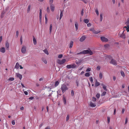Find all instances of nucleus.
<instances>
[{"label":"nucleus","mask_w":129,"mask_h":129,"mask_svg":"<svg viewBox=\"0 0 129 129\" xmlns=\"http://www.w3.org/2000/svg\"><path fill=\"white\" fill-rule=\"evenodd\" d=\"M78 23L76 22H75V29H76V31H77L78 29Z\"/></svg>","instance_id":"nucleus-13"},{"label":"nucleus","mask_w":129,"mask_h":129,"mask_svg":"<svg viewBox=\"0 0 129 129\" xmlns=\"http://www.w3.org/2000/svg\"><path fill=\"white\" fill-rule=\"evenodd\" d=\"M106 92L105 91H104L103 92V93L101 94V96H104V95H105L106 93Z\"/></svg>","instance_id":"nucleus-38"},{"label":"nucleus","mask_w":129,"mask_h":129,"mask_svg":"<svg viewBox=\"0 0 129 129\" xmlns=\"http://www.w3.org/2000/svg\"><path fill=\"white\" fill-rule=\"evenodd\" d=\"M103 89L106 91H107V89L106 88V86L105 85L104 86H103Z\"/></svg>","instance_id":"nucleus-37"},{"label":"nucleus","mask_w":129,"mask_h":129,"mask_svg":"<svg viewBox=\"0 0 129 129\" xmlns=\"http://www.w3.org/2000/svg\"><path fill=\"white\" fill-rule=\"evenodd\" d=\"M85 75L86 77H89L90 76V74L89 72L87 73H86Z\"/></svg>","instance_id":"nucleus-31"},{"label":"nucleus","mask_w":129,"mask_h":129,"mask_svg":"<svg viewBox=\"0 0 129 129\" xmlns=\"http://www.w3.org/2000/svg\"><path fill=\"white\" fill-rule=\"evenodd\" d=\"M62 56L63 55L62 54H59L58 55V58H61L62 57Z\"/></svg>","instance_id":"nucleus-51"},{"label":"nucleus","mask_w":129,"mask_h":129,"mask_svg":"<svg viewBox=\"0 0 129 129\" xmlns=\"http://www.w3.org/2000/svg\"><path fill=\"white\" fill-rule=\"evenodd\" d=\"M69 115H67L66 118V121H67L69 119Z\"/></svg>","instance_id":"nucleus-39"},{"label":"nucleus","mask_w":129,"mask_h":129,"mask_svg":"<svg viewBox=\"0 0 129 129\" xmlns=\"http://www.w3.org/2000/svg\"><path fill=\"white\" fill-rule=\"evenodd\" d=\"M124 109L123 108L122 109V113H123L124 112Z\"/></svg>","instance_id":"nucleus-62"},{"label":"nucleus","mask_w":129,"mask_h":129,"mask_svg":"<svg viewBox=\"0 0 129 129\" xmlns=\"http://www.w3.org/2000/svg\"><path fill=\"white\" fill-rule=\"evenodd\" d=\"M90 106L92 107H95L96 106V105L94 103H93L92 102H90Z\"/></svg>","instance_id":"nucleus-12"},{"label":"nucleus","mask_w":129,"mask_h":129,"mask_svg":"<svg viewBox=\"0 0 129 129\" xmlns=\"http://www.w3.org/2000/svg\"><path fill=\"white\" fill-rule=\"evenodd\" d=\"M19 33L18 31H17L16 32V37H17Z\"/></svg>","instance_id":"nucleus-52"},{"label":"nucleus","mask_w":129,"mask_h":129,"mask_svg":"<svg viewBox=\"0 0 129 129\" xmlns=\"http://www.w3.org/2000/svg\"><path fill=\"white\" fill-rule=\"evenodd\" d=\"M19 67L20 65L19 63L18 62H17L15 67V68L16 69H18L19 68Z\"/></svg>","instance_id":"nucleus-14"},{"label":"nucleus","mask_w":129,"mask_h":129,"mask_svg":"<svg viewBox=\"0 0 129 129\" xmlns=\"http://www.w3.org/2000/svg\"><path fill=\"white\" fill-rule=\"evenodd\" d=\"M5 13V12H3L1 14V18H2L4 16V15Z\"/></svg>","instance_id":"nucleus-49"},{"label":"nucleus","mask_w":129,"mask_h":129,"mask_svg":"<svg viewBox=\"0 0 129 129\" xmlns=\"http://www.w3.org/2000/svg\"><path fill=\"white\" fill-rule=\"evenodd\" d=\"M76 84H77V86H79V81L78 80H76Z\"/></svg>","instance_id":"nucleus-56"},{"label":"nucleus","mask_w":129,"mask_h":129,"mask_svg":"<svg viewBox=\"0 0 129 129\" xmlns=\"http://www.w3.org/2000/svg\"><path fill=\"white\" fill-rule=\"evenodd\" d=\"M125 24L126 25H128L129 26V18L127 19V21L125 22Z\"/></svg>","instance_id":"nucleus-30"},{"label":"nucleus","mask_w":129,"mask_h":129,"mask_svg":"<svg viewBox=\"0 0 129 129\" xmlns=\"http://www.w3.org/2000/svg\"><path fill=\"white\" fill-rule=\"evenodd\" d=\"M107 121L108 123H109L110 121V117H107Z\"/></svg>","instance_id":"nucleus-45"},{"label":"nucleus","mask_w":129,"mask_h":129,"mask_svg":"<svg viewBox=\"0 0 129 129\" xmlns=\"http://www.w3.org/2000/svg\"><path fill=\"white\" fill-rule=\"evenodd\" d=\"M103 14L102 13L101 14H100V21L101 22L103 20Z\"/></svg>","instance_id":"nucleus-24"},{"label":"nucleus","mask_w":129,"mask_h":129,"mask_svg":"<svg viewBox=\"0 0 129 129\" xmlns=\"http://www.w3.org/2000/svg\"><path fill=\"white\" fill-rule=\"evenodd\" d=\"M110 63L114 65H117V63L116 60L114 59H111Z\"/></svg>","instance_id":"nucleus-6"},{"label":"nucleus","mask_w":129,"mask_h":129,"mask_svg":"<svg viewBox=\"0 0 129 129\" xmlns=\"http://www.w3.org/2000/svg\"><path fill=\"white\" fill-rule=\"evenodd\" d=\"M39 20L40 22L41 23V20H42V15H39Z\"/></svg>","instance_id":"nucleus-34"},{"label":"nucleus","mask_w":129,"mask_h":129,"mask_svg":"<svg viewBox=\"0 0 129 129\" xmlns=\"http://www.w3.org/2000/svg\"><path fill=\"white\" fill-rule=\"evenodd\" d=\"M62 93H64L68 89V88L66 85L63 84L61 85V87L60 88Z\"/></svg>","instance_id":"nucleus-2"},{"label":"nucleus","mask_w":129,"mask_h":129,"mask_svg":"<svg viewBox=\"0 0 129 129\" xmlns=\"http://www.w3.org/2000/svg\"><path fill=\"white\" fill-rule=\"evenodd\" d=\"M53 0H49V3L50 5H53L52 4L53 2Z\"/></svg>","instance_id":"nucleus-33"},{"label":"nucleus","mask_w":129,"mask_h":129,"mask_svg":"<svg viewBox=\"0 0 129 129\" xmlns=\"http://www.w3.org/2000/svg\"><path fill=\"white\" fill-rule=\"evenodd\" d=\"M66 59H63L61 60L58 59L57 60V62L58 64L61 65L64 63L66 62Z\"/></svg>","instance_id":"nucleus-4"},{"label":"nucleus","mask_w":129,"mask_h":129,"mask_svg":"<svg viewBox=\"0 0 129 129\" xmlns=\"http://www.w3.org/2000/svg\"><path fill=\"white\" fill-rule=\"evenodd\" d=\"M124 31H123V33L120 36L123 39H125V36L124 34H123Z\"/></svg>","instance_id":"nucleus-20"},{"label":"nucleus","mask_w":129,"mask_h":129,"mask_svg":"<svg viewBox=\"0 0 129 129\" xmlns=\"http://www.w3.org/2000/svg\"><path fill=\"white\" fill-rule=\"evenodd\" d=\"M30 7L31 6L30 5H29L28 6L27 10V12L28 13L29 12L30 10Z\"/></svg>","instance_id":"nucleus-27"},{"label":"nucleus","mask_w":129,"mask_h":129,"mask_svg":"<svg viewBox=\"0 0 129 129\" xmlns=\"http://www.w3.org/2000/svg\"><path fill=\"white\" fill-rule=\"evenodd\" d=\"M47 11L48 13H49L50 12V9L49 7H48L47 9Z\"/></svg>","instance_id":"nucleus-43"},{"label":"nucleus","mask_w":129,"mask_h":129,"mask_svg":"<svg viewBox=\"0 0 129 129\" xmlns=\"http://www.w3.org/2000/svg\"><path fill=\"white\" fill-rule=\"evenodd\" d=\"M43 51L46 54H47V55L49 54V53L48 52V51L47 50V49H45V50H43Z\"/></svg>","instance_id":"nucleus-23"},{"label":"nucleus","mask_w":129,"mask_h":129,"mask_svg":"<svg viewBox=\"0 0 129 129\" xmlns=\"http://www.w3.org/2000/svg\"><path fill=\"white\" fill-rule=\"evenodd\" d=\"M73 42L72 41H71L70 42V46H69V48H71L72 47L73 45Z\"/></svg>","instance_id":"nucleus-18"},{"label":"nucleus","mask_w":129,"mask_h":129,"mask_svg":"<svg viewBox=\"0 0 129 129\" xmlns=\"http://www.w3.org/2000/svg\"><path fill=\"white\" fill-rule=\"evenodd\" d=\"M101 67L99 66H98L96 68V70H100V69Z\"/></svg>","instance_id":"nucleus-42"},{"label":"nucleus","mask_w":129,"mask_h":129,"mask_svg":"<svg viewBox=\"0 0 129 129\" xmlns=\"http://www.w3.org/2000/svg\"><path fill=\"white\" fill-rule=\"evenodd\" d=\"M50 9L52 12H53L54 10L55 7L53 5H50Z\"/></svg>","instance_id":"nucleus-9"},{"label":"nucleus","mask_w":129,"mask_h":129,"mask_svg":"<svg viewBox=\"0 0 129 129\" xmlns=\"http://www.w3.org/2000/svg\"><path fill=\"white\" fill-rule=\"evenodd\" d=\"M101 39L103 42H108V40L107 38L104 37H101Z\"/></svg>","instance_id":"nucleus-5"},{"label":"nucleus","mask_w":129,"mask_h":129,"mask_svg":"<svg viewBox=\"0 0 129 129\" xmlns=\"http://www.w3.org/2000/svg\"><path fill=\"white\" fill-rule=\"evenodd\" d=\"M33 41L34 44L35 45L37 43V41L36 39L34 37H33Z\"/></svg>","instance_id":"nucleus-15"},{"label":"nucleus","mask_w":129,"mask_h":129,"mask_svg":"<svg viewBox=\"0 0 129 129\" xmlns=\"http://www.w3.org/2000/svg\"><path fill=\"white\" fill-rule=\"evenodd\" d=\"M96 99L94 97H93L92 98V101L93 102H95L96 100Z\"/></svg>","instance_id":"nucleus-41"},{"label":"nucleus","mask_w":129,"mask_h":129,"mask_svg":"<svg viewBox=\"0 0 129 129\" xmlns=\"http://www.w3.org/2000/svg\"><path fill=\"white\" fill-rule=\"evenodd\" d=\"M91 69L89 68H88L86 70V71L87 72H89L91 71Z\"/></svg>","instance_id":"nucleus-48"},{"label":"nucleus","mask_w":129,"mask_h":129,"mask_svg":"<svg viewBox=\"0 0 129 129\" xmlns=\"http://www.w3.org/2000/svg\"><path fill=\"white\" fill-rule=\"evenodd\" d=\"M60 20L63 16V11L62 10H60Z\"/></svg>","instance_id":"nucleus-19"},{"label":"nucleus","mask_w":129,"mask_h":129,"mask_svg":"<svg viewBox=\"0 0 129 129\" xmlns=\"http://www.w3.org/2000/svg\"><path fill=\"white\" fill-rule=\"evenodd\" d=\"M91 26V24L90 23H89L87 24V26L88 27H90Z\"/></svg>","instance_id":"nucleus-53"},{"label":"nucleus","mask_w":129,"mask_h":129,"mask_svg":"<svg viewBox=\"0 0 129 129\" xmlns=\"http://www.w3.org/2000/svg\"><path fill=\"white\" fill-rule=\"evenodd\" d=\"M84 22L86 23H87L89 22V20L88 19H84Z\"/></svg>","instance_id":"nucleus-26"},{"label":"nucleus","mask_w":129,"mask_h":129,"mask_svg":"<svg viewBox=\"0 0 129 129\" xmlns=\"http://www.w3.org/2000/svg\"><path fill=\"white\" fill-rule=\"evenodd\" d=\"M12 123L13 125H14L15 124V123L14 120H13L12 121Z\"/></svg>","instance_id":"nucleus-55"},{"label":"nucleus","mask_w":129,"mask_h":129,"mask_svg":"<svg viewBox=\"0 0 129 129\" xmlns=\"http://www.w3.org/2000/svg\"><path fill=\"white\" fill-rule=\"evenodd\" d=\"M116 112V109H114V113H113V114L114 115H115V114Z\"/></svg>","instance_id":"nucleus-63"},{"label":"nucleus","mask_w":129,"mask_h":129,"mask_svg":"<svg viewBox=\"0 0 129 129\" xmlns=\"http://www.w3.org/2000/svg\"><path fill=\"white\" fill-rule=\"evenodd\" d=\"M76 66V65L75 64H73L67 65L66 67L68 69L74 68H75Z\"/></svg>","instance_id":"nucleus-3"},{"label":"nucleus","mask_w":129,"mask_h":129,"mask_svg":"<svg viewBox=\"0 0 129 129\" xmlns=\"http://www.w3.org/2000/svg\"><path fill=\"white\" fill-rule=\"evenodd\" d=\"M86 37L85 36H82L80 39V41L82 42L83 41L86 39Z\"/></svg>","instance_id":"nucleus-11"},{"label":"nucleus","mask_w":129,"mask_h":129,"mask_svg":"<svg viewBox=\"0 0 129 129\" xmlns=\"http://www.w3.org/2000/svg\"><path fill=\"white\" fill-rule=\"evenodd\" d=\"M99 77L100 79L102 78V74L101 73H100L99 74Z\"/></svg>","instance_id":"nucleus-44"},{"label":"nucleus","mask_w":129,"mask_h":129,"mask_svg":"<svg viewBox=\"0 0 129 129\" xmlns=\"http://www.w3.org/2000/svg\"><path fill=\"white\" fill-rule=\"evenodd\" d=\"M45 129H50V127L49 126H47L46 127Z\"/></svg>","instance_id":"nucleus-64"},{"label":"nucleus","mask_w":129,"mask_h":129,"mask_svg":"<svg viewBox=\"0 0 129 129\" xmlns=\"http://www.w3.org/2000/svg\"><path fill=\"white\" fill-rule=\"evenodd\" d=\"M5 46L7 48V49H8L9 48V43L7 42H6L5 43Z\"/></svg>","instance_id":"nucleus-17"},{"label":"nucleus","mask_w":129,"mask_h":129,"mask_svg":"<svg viewBox=\"0 0 129 129\" xmlns=\"http://www.w3.org/2000/svg\"><path fill=\"white\" fill-rule=\"evenodd\" d=\"M16 75L17 77L19 78L20 80H21L22 78V75L19 74L18 73H16Z\"/></svg>","instance_id":"nucleus-8"},{"label":"nucleus","mask_w":129,"mask_h":129,"mask_svg":"<svg viewBox=\"0 0 129 129\" xmlns=\"http://www.w3.org/2000/svg\"><path fill=\"white\" fill-rule=\"evenodd\" d=\"M84 14V10L83 9H82V10L81 15L82 16H83Z\"/></svg>","instance_id":"nucleus-50"},{"label":"nucleus","mask_w":129,"mask_h":129,"mask_svg":"<svg viewBox=\"0 0 129 129\" xmlns=\"http://www.w3.org/2000/svg\"><path fill=\"white\" fill-rule=\"evenodd\" d=\"M121 76L123 77H124L125 76V74L124 72L122 71H121Z\"/></svg>","instance_id":"nucleus-28"},{"label":"nucleus","mask_w":129,"mask_h":129,"mask_svg":"<svg viewBox=\"0 0 129 129\" xmlns=\"http://www.w3.org/2000/svg\"><path fill=\"white\" fill-rule=\"evenodd\" d=\"M95 11V12H96V14L98 15H99V12H98V10L97 9H96Z\"/></svg>","instance_id":"nucleus-54"},{"label":"nucleus","mask_w":129,"mask_h":129,"mask_svg":"<svg viewBox=\"0 0 129 129\" xmlns=\"http://www.w3.org/2000/svg\"><path fill=\"white\" fill-rule=\"evenodd\" d=\"M100 84V83L99 82H98L96 80L95 83V87L98 86Z\"/></svg>","instance_id":"nucleus-21"},{"label":"nucleus","mask_w":129,"mask_h":129,"mask_svg":"<svg viewBox=\"0 0 129 129\" xmlns=\"http://www.w3.org/2000/svg\"><path fill=\"white\" fill-rule=\"evenodd\" d=\"M100 32V31L99 30H98V31H96L95 30H94L93 31V33L96 34H98Z\"/></svg>","instance_id":"nucleus-22"},{"label":"nucleus","mask_w":129,"mask_h":129,"mask_svg":"<svg viewBox=\"0 0 129 129\" xmlns=\"http://www.w3.org/2000/svg\"><path fill=\"white\" fill-rule=\"evenodd\" d=\"M26 51V47L25 46H23L22 47L21 50L22 53H25Z\"/></svg>","instance_id":"nucleus-7"},{"label":"nucleus","mask_w":129,"mask_h":129,"mask_svg":"<svg viewBox=\"0 0 129 129\" xmlns=\"http://www.w3.org/2000/svg\"><path fill=\"white\" fill-rule=\"evenodd\" d=\"M109 46L108 44H106L104 45V46L106 47V48H107V47Z\"/></svg>","instance_id":"nucleus-61"},{"label":"nucleus","mask_w":129,"mask_h":129,"mask_svg":"<svg viewBox=\"0 0 129 129\" xmlns=\"http://www.w3.org/2000/svg\"><path fill=\"white\" fill-rule=\"evenodd\" d=\"M71 95L72 96H73L74 95V91L73 90H72L71 92Z\"/></svg>","instance_id":"nucleus-35"},{"label":"nucleus","mask_w":129,"mask_h":129,"mask_svg":"<svg viewBox=\"0 0 129 129\" xmlns=\"http://www.w3.org/2000/svg\"><path fill=\"white\" fill-rule=\"evenodd\" d=\"M0 51L1 52L4 53L5 52V49L4 47H2L0 49Z\"/></svg>","instance_id":"nucleus-10"},{"label":"nucleus","mask_w":129,"mask_h":129,"mask_svg":"<svg viewBox=\"0 0 129 129\" xmlns=\"http://www.w3.org/2000/svg\"><path fill=\"white\" fill-rule=\"evenodd\" d=\"M45 23L46 24L47 23V19L46 17V15H45Z\"/></svg>","instance_id":"nucleus-46"},{"label":"nucleus","mask_w":129,"mask_h":129,"mask_svg":"<svg viewBox=\"0 0 129 129\" xmlns=\"http://www.w3.org/2000/svg\"><path fill=\"white\" fill-rule=\"evenodd\" d=\"M52 24H51L50 25V28H49V30H50V33H51V30H52Z\"/></svg>","instance_id":"nucleus-29"},{"label":"nucleus","mask_w":129,"mask_h":129,"mask_svg":"<svg viewBox=\"0 0 129 129\" xmlns=\"http://www.w3.org/2000/svg\"><path fill=\"white\" fill-rule=\"evenodd\" d=\"M100 96V95L99 93L97 94H96V97L98 99L99 98Z\"/></svg>","instance_id":"nucleus-40"},{"label":"nucleus","mask_w":129,"mask_h":129,"mask_svg":"<svg viewBox=\"0 0 129 129\" xmlns=\"http://www.w3.org/2000/svg\"><path fill=\"white\" fill-rule=\"evenodd\" d=\"M89 54L90 55H92L93 53L90 50H83L80 52L78 53L77 54Z\"/></svg>","instance_id":"nucleus-1"},{"label":"nucleus","mask_w":129,"mask_h":129,"mask_svg":"<svg viewBox=\"0 0 129 129\" xmlns=\"http://www.w3.org/2000/svg\"><path fill=\"white\" fill-rule=\"evenodd\" d=\"M127 122V118H126L125 119V124H126Z\"/></svg>","instance_id":"nucleus-60"},{"label":"nucleus","mask_w":129,"mask_h":129,"mask_svg":"<svg viewBox=\"0 0 129 129\" xmlns=\"http://www.w3.org/2000/svg\"><path fill=\"white\" fill-rule=\"evenodd\" d=\"M34 98L33 96H31L29 98V99L32 100Z\"/></svg>","instance_id":"nucleus-57"},{"label":"nucleus","mask_w":129,"mask_h":129,"mask_svg":"<svg viewBox=\"0 0 129 129\" xmlns=\"http://www.w3.org/2000/svg\"><path fill=\"white\" fill-rule=\"evenodd\" d=\"M24 93L26 95H27L28 94V92L27 91H25L24 92Z\"/></svg>","instance_id":"nucleus-59"},{"label":"nucleus","mask_w":129,"mask_h":129,"mask_svg":"<svg viewBox=\"0 0 129 129\" xmlns=\"http://www.w3.org/2000/svg\"><path fill=\"white\" fill-rule=\"evenodd\" d=\"M40 15H42V10L40 9Z\"/></svg>","instance_id":"nucleus-58"},{"label":"nucleus","mask_w":129,"mask_h":129,"mask_svg":"<svg viewBox=\"0 0 129 129\" xmlns=\"http://www.w3.org/2000/svg\"><path fill=\"white\" fill-rule=\"evenodd\" d=\"M127 26H125L124 27V28H125L126 29V30L127 31V32L129 31V26L128 25H127Z\"/></svg>","instance_id":"nucleus-25"},{"label":"nucleus","mask_w":129,"mask_h":129,"mask_svg":"<svg viewBox=\"0 0 129 129\" xmlns=\"http://www.w3.org/2000/svg\"><path fill=\"white\" fill-rule=\"evenodd\" d=\"M89 80L91 81V82L92 83L93 81V79H92V77H89Z\"/></svg>","instance_id":"nucleus-36"},{"label":"nucleus","mask_w":129,"mask_h":129,"mask_svg":"<svg viewBox=\"0 0 129 129\" xmlns=\"http://www.w3.org/2000/svg\"><path fill=\"white\" fill-rule=\"evenodd\" d=\"M59 82L58 81H56L55 83V86L56 87L59 85Z\"/></svg>","instance_id":"nucleus-32"},{"label":"nucleus","mask_w":129,"mask_h":129,"mask_svg":"<svg viewBox=\"0 0 129 129\" xmlns=\"http://www.w3.org/2000/svg\"><path fill=\"white\" fill-rule=\"evenodd\" d=\"M63 102L64 103V104H66V98L65 96H63Z\"/></svg>","instance_id":"nucleus-16"},{"label":"nucleus","mask_w":129,"mask_h":129,"mask_svg":"<svg viewBox=\"0 0 129 129\" xmlns=\"http://www.w3.org/2000/svg\"><path fill=\"white\" fill-rule=\"evenodd\" d=\"M14 78H10L9 79V80L13 81L14 80Z\"/></svg>","instance_id":"nucleus-47"}]
</instances>
